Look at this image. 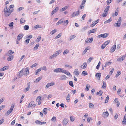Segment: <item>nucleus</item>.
I'll use <instances>...</instances> for the list:
<instances>
[{
	"mask_svg": "<svg viewBox=\"0 0 126 126\" xmlns=\"http://www.w3.org/2000/svg\"><path fill=\"white\" fill-rule=\"evenodd\" d=\"M4 15L5 16H8L10 15V14L13 12L12 10H10L9 8L8 9L6 6L4 10Z\"/></svg>",
	"mask_w": 126,
	"mask_h": 126,
	"instance_id": "f257e3e1",
	"label": "nucleus"
},
{
	"mask_svg": "<svg viewBox=\"0 0 126 126\" xmlns=\"http://www.w3.org/2000/svg\"><path fill=\"white\" fill-rule=\"evenodd\" d=\"M23 72V74L24 75H27L29 73V68L28 67L24 68L20 71V72Z\"/></svg>",
	"mask_w": 126,
	"mask_h": 126,
	"instance_id": "f03ea898",
	"label": "nucleus"
},
{
	"mask_svg": "<svg viewBox=\"0 0 126 126\" xmlns=\"http://www.w3.org/2000/svg\"><path fill=\"white\" fill-rule=\"evenodd\" d=\"M30 84L31 83L30 82H29L27 83L28 86L26 88L24 89L23 90V91L24 92L26 93L29 90L30 87Z\"/></svg>",
	"mask_w": 126,
	"mask_h": 126,
	"instance_id": "7ed1b4c3",
	"label": "nucleus"
},
{
	"mask_svg": "<svg viewBox=\"0 0 126 126\" xmlns=\"http://www.w3.org/2000/svg\"><path fill=\"white\" fill-rule=\"evenodd\" d=\"M108 36V34L107 33H106L99 35L97 36V37L99 38L102 37L103 38H105L107 37Z\"/></svg>",
	"mask_w": 126,
	"mask_h": 126,
	"instance_id": "20e7f679",
	"label": "nucleus"
},
{
	"mask_svg": "<svg viewBox=\"0 0 126 126\" xmlns=\"http://www.w3.org/2000/svg\"><path fill=\"white\" fill-rule=\"evenodd\" d=\"M93 41V38L92 37L86 39L85 41V43H92Z\"/></svg>",
	"mask_w": 126,
	"mask_h": 126,
	"instance_id": "39448f33",
	"label": "nucleus"
},
{
	"mask_svg": "<svg viewBox=\"0 0 126 126\" xmlns=\"http://www.w3.org/2000/svg\"><path fill=\"white\" fill-rule=\"evenodd\" d=\"M80 12L79 11V10H78V11L77 12H75L73 13L71 15L72 17L78 16L79 15V13H80Z\"/></svg>",
	"mask_w": 126,
	"mask_h": 126,
	"instance_id": "423d86ee",
	"label": "nucleus"
},
{
	"mask_svg": "<svg viewBox=\"0 0 126 126\" xmlns=\"http://www.w3.org/2000/svg\"><path fill=\"white\" fill-rule=\"evenodd\" d=\"M109 113L108 111H107L103 112L102 115L103 117L105 118L109 116Z\"/></svg>",
	"mask_w": 126,
	"mask_h": 126,
	"instance_id": "0eeeda50",
	"label": "nucleus"
},
{
	"mask_svg": "<svg viewBox=\"0 0 126 126\" xmlns=\"http://www.w3.org/2000/svg\"><path fill=\"white\" fill-rule=\"evenodd\" d=\"M33 101L31 102L28 105L27 107L28 108H29L31 107H35L36 106V105L35 104H33Z\"/></svg>",
	"mask_w": 126,
	"mask_h": 126,
	"instance_id": "6e6552de",
	"label": "nucleus"
},
{
	"mask_svg": "<svg viewBox=\"0 0 126 126\" xmlns=\"http://www.w3.org/2000/svg\"><path fill=\"white\" fill-rule=\"evenodd\" d=\"M96 29H95L93 30H90L88 32V34L92 33H94L96 31Z\"/></svg>",
	"mask_w": 126,
	"mask_h": 126,
	"instance_id": "1a4fd4ad",
	"label": "nucleus"
},
{
	"mask_svg": "<svg viewBox=\"0 0 126 126\" xmlns=\"http://www.w3.org/2000/svg\"><path fill=\"white\" fill-rule=\"evenodd\" d=\"M125 58V56L124 55L123 56L121 57L120 58H118L117 60V61L121 62Z\"/></svg>",
	"mask_w": 126,
	"mask_h": 126,
	"instance_id": "9d476101",
	"label": "nucleus"
},
{
	"mask_svg": "<svg viewBox=\"0 0 126 126\" xmlns=\"http://www.w3.org/2000/svg\"><path fill=\"white\" fill-rule=\"evenodd\" d=\"M59 7H56L52 11V12L51 15H52L53 14H54L57 11H58L59 10Z\"/></svg>",
	"mask_w": 126,
	"mask_h": 126,
	"instance_id": "9b49d317",
	"label": "nucleus"
},
{
	"mask_svg": "<svg viewBox=\"0 0 126 126\" xmlns=\"http://www.w3.org/2000/svg\"><path fill=\"white\" fill-rule=\"evenodd\" d=\"M68 120L67 119H64L63 121V125L65 126L68 123Z\"/></svg>",
	"mask_w": 126,
	"mask_h": 126,
	"instance_id": "f8f14e48",
	"label": "nucleus"
},
{
	"mask_svg": "<svg viewBox=\"0 0 126 126\" xmlns=\"http://www.w3.org/2000/svg\"><path fill=\"white\" fill-rule=\"evenodd\" d=\"M116 48V46L115 45H114L111 47L110 49V51L111 52H113L115 50Z\"/></svg>",
	"mask_w": 126,
	"mask_h": 126,
	"instance_id": "ddd939ff",
	"label": "nucleus"
},
{
	"mask_svg": "<svg viewBox=\"0 0 126 126\" xmlns=\"http://www.w3.org/2000/svg\"><path fill=\"white\" fill-rule=\"evenodd\" d=\"M62 68H59L56 69L54 70V72H61Z\"/></svg>",
	"mask_w": 126,
	"mask_h": 126,
	"instance_id": "4468645a",
	"label": "nucleus"
},
{
	"mask_svg": "<svg viewBox=\"0 0 126 126\" xmlns=\"http://www.w3.org/2000/svg\"><path fill=\"white\" fill-rule=\"evenodd\" d=\"M23 37V35L22 34H20L17 37V40L18 41H19Z\"/></svg>",
	"mask_w": 126,
	"mask_h": 126,
	"instance_id": "2eb2a0df",
	"label": "nucleus"
},
{
	"mask_svg": "<svg viewBox=\"0 0 126 126\" xmlns=\"http://www.w3.org/2000/svg\"><path fill=\"white\" fill-rule=\"evenodd\" d=\"M78 69H75L74 72V74L77 76H78L79 74V72L78 71Z\"/></svg>",
	"mask_w": 126,
	"mask_h": 126,
	"instance_id": "dca6fc26",
	"label": "nucleus"
},
{
	"mask_svg": "<svg viewBox=\"0 0 126 126\" xmlns=\"http://www.w3.org/2000/svg\"><path fill=\"white\" fill-rule=\"evenodd\" d=\"M101 74L100 73H97L95 75V76L97 77V79L99 80L100 79L101 76Z\"/></svg>",
	"mask_w": 126,
	"mask_h": 126,
	"instance_id": "f3484780",
	"label": "nucleus"
},
{
	"mask_svg": "<svg viewBox=\"0 0 126 126\" xmlns=\"http://www.w3.org/2000/svg\"><path fill=\"white\" fill-rule=\"evenodd\" d=\"M87 66V63L86 62L84 63L81 66V67L82 69H85Z\"/></svg>",
	"mask_w": 126,
	"mask_h": 126,
	"instance_id": "a211bd4d",
	"label": "nucleus"
},
{
	"mask_svg": "<svg viewBox=\"0 0 126 126\" xmlns=\"http://www.w3.org/2000/svg\"><path fill=\"white\" fill-rule=\"evenodd\" d=\"M111 62H107L105 63L104 67H106L107 66H109L110 65L111 63Z\"/></svg>",
	"mask_w": 126,
	"mask_h": 126,
	"instance_id": "6ab92c4d",
	"label": "nucleus"
},
{
	"mask_svg": "<svg viewBox=\"0 0 126 126\" xmlns=\"http://www.w3.org/2000/svg\"><path fill=\"white\" fill-rule=\"evenodd\" d=\"M13 55L10 56L7 58V60L9 61H11L13 60Z\"/></svg>",
	"mask_w": 126,
	"mask_h": 126,
	"instance_id": "aec40b11",
	"label": "nucleus"
},
{
	"mask_svg": "<svg viewBox=\"0 0 126 126\" xmlns=\"http://www.w3.org/2000/svg\"><path fill=\"white\" fill-rule=\"evenodd\" d=\"M62 52L61 50H59L56 51L54 53L56 56H57L59 54H60Z\"/></svg>",
	"mask_w": 126,
	"mask_h": 126,
	"instance_id": "412c9836",
	"label": "nucleus"
},
{
	"mask_svg": "<svg viewBox=\"0 0 126 126\" xmlns=\"http://www.w3.org/2000/svg\"><path fill=\"white\" fill-rule=\"evenodd\" d=\"M63 19H62L60 20L57 23L56 25H59V24H60L63 23V20H62Z\"/></svg>",
	"mask_w": 126,
	"mask_h": 126,
	"instance_id": "4be33fe9",
	"label": "nucleus"
},
{
	"mask_svg": "<svg viewBox=\"0 0 126 126\" xmlns=\"http://www.w3.org/2000/svg\"><path fill=\"white\" fill-rule=\"evenodd\" d=\"M57 56H56L55 54H54L49 57V59H52L54 58H56Z\"/></svg>",
	"mask_w": 126,
	"mask_h": 126,
	"instance_id": "5701e85b",
	"label": "nucleus"
},
{
	"mask_svg": "<svg viewBox=\"0 0 126 126\" xmlns=\"http://www.w3.org/2000/svg\"><path fill=\"white\" fill-rule=\"evenodd\" d=\"M66 77L64 75H63L61 76L60 78V79L61 80L66 79Z\"/></svg>",
	"mask_w": 126,
	"mask_h": 126,
	"instance_id": "b1692460",
	"label": "nucleus"
},
{
	"mask_svg": "<svg viewBox=\"0 0 126 126\" xmlns=\"http://www.w3.org/2000/svg\"><path fill=\"white\" fill-rule=\"evenodd\" d=\"M47 108H45L43 110V113L45 115L47 113Z\"/></svg>",
	"mask_w": 126,
	"mask_h": 126,
	"instance_id": "393cba45",
	"label": "nucleus"
},
{
	"mask_svg": "<svg viewBox=\"0 0 126 126\" xmlns=\"http://www.w3.org/2000/svg\"><path fill=\"white\" fill-rule=\"evenodd\" d=\"M25 20L23 18H22L20 20V23L21 24H22L24 23Z\"/></svg>",
	"mask_w": 126,
	"mask_h": 126,
	"instance_id": "a878e982",
	"label": "nucleus"
},
{
	"mask_svg": "<svg viewBox=\"0 0 126 126\" xmlns=\"http://www.w3.org/2000/svg\"><path fill=\"white\" fill-rule=\"evenodd\" d=\"M20 72V71L19 72V73L18 74V76L19 78H21V77H22L23 76V75H24L23 74V72Z\"/></svg>",
	"mask_w": 126,
	"mask_h": 126,
	"instance_id": "bb28decb",
	"label": "nucleus"
},
{
	"mask_svg": "<svg viewBox=\"0 0 126 126\" xmlns=\"http://www.w3.org/2000/svg\"><path fill=\"white\" fill-rule=\"evenodd\" d=\"M82 74L84 76L88 75V73L86 71H84L82 72Z\"/></svg>",
	"mask_w": 126,
	"mask_h": 126,
	"instance_id": "cd10ccee",
	"label": "nucleus"
},
{
	"mask_svg": "<svg viewBox=\"0 0 126 126\" xmlns=\"http://www.w3.org/2000/svg\"><path fill=\"white\" fill-rule=\"evenodd\" d=\"M68 6H65L63 8L61 9H60V11H64L65 10L68 8Z\"/></svg>",
	"mask_w": 126,
	"mask_h": 126,
	"instance_id": "c85d7f7f",
	"label": "nucleus"
},
{
	"mask_svg": "<svg viewBox=\"0 0 126 126\" xmlns=\"http://www.w3.org/2000/svg\"><path fill=\"white\" fill-rule=\"evenodd\" d=\"M76 37V35H75L71 36L70 37V39L69 41H71L72 39L75 38Z\"/></svg>",
	"mask_w": 126,
	"mask_h": 126,
	"instance_id": "c756f323",
	"label": "nucleus"
},
{
	"mask_svg": "<svg viewBox=\"0 0 126 126\" xmlns=\"http://www.w3.org/2000/svg\"><path fill=\"white\" fill-rule=\"evenodd\" d=\"M122 22V18L121 17H119L118 20L117 21V23H118L121 24Z\"/></svg>",
	"mask_w": 126,
	"mask_h": 126,
	"instance_id": "7c9ffc66",
	"label": "nucleus"
},
{
	"mask_svg": "<svg viewBox=\"0 0 126 126\" xmlns=\"http://www.w3.org/2000/svg\"><path fill=\"white\" fill-rule=\"evenodd\" d=\"M41 70V68H40L39 69H38L37 70H36V73L35 74V75H37L38 74V73Z\"/></svg>",
	"mask_w": 126,
	"mask_h": 126,
	"instance_id": "2f4dec72",
	"label": "nucleus"
},
{
	"mask_svg": "<svg viewBox=\"0 0 126 126\" xmlns=\"http://www.w3.org/2000/svg\"><path fill=\"white\" fill-rule=\"evenodd\" d=\"M64 73L67 75L69 76L70 75H71L70 73L67 71L65 70Z\"/></svg>",
	"mask_w": 126,
	"mask_h": 126,
	"instance_id": "473e14b6",
	"label": "nucleus"
},
{
	"mask_svg": "<svg viewBox=\"0 0 126 126\" xmlns=\"http://www.w3.org/2000/svg\"><path fill=\"white\" fill-rule=\"evenodd\" d=\"M41 78L39 77L37 79H36L35 81H34V82H38L40 80H41Z\"/></svg>",
	"mask_w": 126,
	"mask_h": 126,
	"instance_id": "72a5a7b5",
	"label": "nucleus"
},
{
	"mask_svg": "<svg viewBox=\"0 0 126 126\" xmlns=\"http://www.w3.org/2000/svg\"><path fill=\"white\" fill-rule=\"evenodd\" d=\"M6 66H5L4 67H2L0 69V71H4L6 70L7 69H6Z\"/></svg>",
	"mask_w": 126,
	"mask_h": 126,
	"instance_id": "f704fd0d",
	"label": "nucleus"
},
{
	"mask_svg": "<svg viewBox=\"0 0 126 126\" xmlns=\"http://www.w3.org/2000/svg\"><path fill=\"white\" fill-rule=\"evenodd\" d=\"M63 25H67L69 23L68 20H66L65 21H63Z\"/></svg>",
	"mask_w": 126,
	"mask_h": 126,
	"instance_id": "c9c22d12",
	"label": "nucleus"
},
{
	"mask_svg": "<svg viewBox=\"0 0 126 126\" xmlns=\"http://www.w3.org/2000/svg\"><path fill=\"white\" fill-rule=\"evenodd\" d=\"M112 21V19L110 18L108 20L106 21L104 23L105 24H106L108 23H110Z\"/></svg>",
	"mask_w": 126,
	"mask_h": 126,
	"instance_id": "e433bc0d",
	"label": "nucleus"
},
{
	"mask_svg": "<svg viewBox=\"0 0 126 126\" xmlns=\"http://www.w3.org/2000/svg\"><path fill=\"white\" fill-rule=\"evenodd\" d=\"M90 86L89 84H87L86 85V87L85 89V90H86L87 91H88L89 89Z\"/></svg>",
	"mask_w": 126,
	"mask_h": 126,
	"instance_id": "4c0bfd02",
	"label": "nucleus"
},
{
	"mask_svg": "<svg viewBox=\"0 0 126 126\" xmlns=\"http://www.w3.org/2000/svg\"><path fill=\"white\" fill-rule=\"evenodd\" d=\"M106 88V83L104 81H103V85L102 87V88Z\"/></svg>",
	"mask_w": 126,
	"mask_h": 126,
	"instance_id": "58836bf2",
	"label": "nucleus"
},
{
	"mask_svg": "<svg viewBox=\"0 0 126 126\" xmlns=\"http://www.w3.org/2000/svg\"><path fill=\"white\" fill-rule=\"evenodd\" d=\"M24 29L25 30H27L29 29V26L28 25H25L24 27Z\"/></svg>",
	"mask_w": 126,
	"mask_h": 126,
	"instance_id": "ea45409f",
	"label": "nucleus"
},
{
	"mask_svg": "<svg viewBox=\"0 0 126 126\" xmlns=\"http://www.w3.org/2000/svg\"><path fill=\"white\" fill-rule=\"evenodd\" d=\"M89 106L90 108H92L94 107V105L92 103H90L89 104Z\"/></svg>",
	"mask_w": 126,
	"mask_h": 126,
	"instance_id": "a19ab883",
	"label": "nucleus"
},
{
	"mask_svg": "<svg viewBox=\"0 0 126 126\" xmlns=\"http://www.w3.org/2000/svg\"><path fill=\"white\" fill-rule=\"evenodd\" d=\"M121 25V24L117 22L115 24L114 26L117 27H119Z\"/></svg>",
	"mask_w": 126,
	"mask_h": 126,
	"instance_id": "79ce46f5",
	"label": "nucleus"
},
{
	"mask_svg": "<svg viewBox=\"0 0 126 126\" xmlns=\"http://www.w3.org/2000/svg\"><path fill=\"white\" fill-rule=\"evenodd\" d=\"M93 59V57H90L89 59L87 61V62L88 63H89Z\"/></svg>",
	"mask_w": 126,
	"mask_h": 126,
	"instance_id": "37998d69",
	"label": "nucleus"
},
{
	"mask_svg": "<svg viewBox=\"0 0 126 126\" xmlns=\"http://www.w3.org/2000/svg\"><path fill=\"white\" fill-rule=\"evenodd\" d=\"M69 52V51L67 50V49H66V50H65L63 52V55H65L66 54H67V53H68Z\"/></svg>",
	"mask_w": 126,
	"mask_h": 126,
	"instance_id": "c03bdc74",
	"label": "nucleus"
},
{
	"mask_svg": "<svg viewBox=\"0 0 126 126\" xmlns=\"http://www.w3.org/2000/svg\"><path fill=\"white\" fill-rule=\"evenodd\" d=\"M101 64V63L100 61H99V62L98 63L97 65L96 68L97 69H99L100 66Z\"/></svg>",
	"mask_w": 126,
	"mask_h": 126,
	"instance_id": "a18cd8bd",
	"label": "nucleus"
},
{
	"mask_svg": "<svg viewBox=\"0 0 126 126\" xmlns=\"http://www.w3.org/2000/svg\"><path fill=\"white\" fill-rule=\"evenodd\" d=\"M56 32V30L55 29H54L50 32V34H51V35H53Z\"/></svg>",
	"mask_w": 126,
	"mask_h": 126,
	"instance_id": "49530a36",
	"label": "nucleus"
},
{
	"mask_svg": "<svg viewBox=\"0 0 126 126\" xmlns=\"http://www.w3.org/2000/svg\"><path fill=\"white\" fill-rule=\"evenodd\" d=\"M108 12H106L104 11V13L103 14V17H106L107 15Z\"/></svg>",
	"mask_w": 126,
	"mask_h": 126,
	"instance_id": "de8ad7c7",
	"label": "nucleus"
},
{
	"mask_svg": "<svg viewBox=\"0 0 126 126\" xmlns=\"http://www.w3.org/2000/svg\"><path fill=\"white\" fill-rule=\"evenodd\" d=\"M39 44H37L35 46V47H34V49H36V50L37 49H38V47H39Z\"/></svg>",
	"mask_w": 126,
	"mask_h": 126,
	"instance_id": "09e8293b",
	"label": "nucleus"
},
{
	"mask_svg": "<svg viewBox=\"0 0 126 126\" xmlns=\"http://www.w3.org/2000/svg\"><path fill=\"white\" fill-rule=\"evenodd\" d=\"M109 97L108 95L106 97V99L105 100V103H107L108 102V100H109Z\"/></svg>",
	"mask_w": 126,
	"mask_h": 126,
	"instance_id": "8fccbe9b",
	"label": "nucleus"
},
{
	"mask_svg": "<svg viewBox=\"0 0 126 126\" xmlns=\"http://www.w3.org/2000/svg\"><path fill=\"white\" fill-rule=\"evenodd\" d=\"M121 74V73L120 71H118L117 72V74H116L115 76L116 77H117Z\"/></svg>",
	"mask_w": 126,
	"mask_h": 126,
	"instance_id": "3c124183",
	"label": "nucleus"
},
{
	"mask_svg": "<svg viewBox=\"0 0 126 126\" xmlns=\"http://www.w3.org/2000/svg\"><path fill=\"white\" fill-rule=\"evenodd\" d=\"M70 98V95L68 94L67 95V96L66 97V100L67 102H69V101Z\"/></svg>",
	"mask_w": 126,
	"mask_h": 126,
	"instance_id": "603ef678",
	"label": "nucleus"
},
{
	"mask_svg": "<svg viewBox=\"0 0 126 126\" xmlns=\"http://www.w3.org/2000/svg\"><path fill=\"white\" fill-rule=\"evenodd\" d=\"M69 85L72 87H74V85L73 83V82L72 81H69Z\"/></svg>",
	"mask_w": 126,
	"mask_h": 126,
	"instance_id": "864d4df0",
	"label": "nucleus"
},
{
	"mask_svg": "<svg viewBox=\"0 0 126 126\" xmlns=\"http://www.w3.org/2000/svg\"><path fill=\"white\" fill-rule=\"evenodd\" d=\"M41 25H37L34 26V28H35V29H36L38 28H41Z\"/></svg>",
	"mask_w": 126,
	"mask_h": 126,
	"instance_id": "5fc2aeb1",
	"label": "nucleus"
},
{
	"mask_svg": "<svg viewBox=\"0 0 126 126\" xmlns=\"http://www.w3.org/2000/svg\"><path fill=\"white\" fill-rule=\"evenodd\" d=\"M110 6H108L107 7L105 8L104 11H105L106 12H108V11L109 10V8H110Z\"/></svg>",
	"mask_w": 126,
	"mask_h": 126,
	"instance_id": "6e6d98bb",
	"label": "nucleus"
},
{
	"mask_svg": "<svg viewBox=\"0 0 126 126\" xmlns=\"http://www.w3.org/2000/svg\"><path fill=\"white\" fill-rule=\"evenodd\" d=\"M12 111L10 110H8L5 113V114L7 115H8Z\"/></svg>",
	"mask_w": 126,
	"mask_h": 126,
	"instance_id": "4d7b16f0",
	"label": "nucleus"
},
{
	"mask_svg": "<svg viewBox=\"0 0 126 126\" xmlns=\"http://www.w3.org/2000/svg\"><path fill=\"white\" fill-rule=\"evenodd\" d=\"M118 13L117 12L115 11V13H113L112 14V16H115L118 15Z\"/></svg>",
	"mask_w": 126,
	"mask_h": 126,
	"instance_id": "13d9d810",
	"label": "nucleus"
},
{
	"mask_svg": "<svg viewBox=\"0 0 126 126\" xmlns=\"http://www.w3.org/2000/svg\"><path fill=\"white\" fill-rule=\"evenodd\" d=\"M89 47H87V48H86L84 50V51L82 53V54H84L87 51V50L88 49L87 48Z\"/></svg>",
	"mask_w": 126,
	"mask_h": 126,
	"instance_id": "bf43d9fd",
	"label": "nucleus"
},
{
	"mask_svg": "<svg viewBox=\"0 0 126 126\" xmlns=\"http://www.w3.org/2000/svg\"><path fill=\"white\" fill-rule=\"evenodd\" d=\"M41 38V36H39L37 38L36 41L37 42H39L40 41Z\"/></svg>",
	"mask_w": 126,
	"mask_h": 126,
	"instance_id": "052dcab7",
	"label": "nucleus"
},
{
	"mask_svg": "<svg viewBox=\"0 0 126 126\" xmlns=\"http://www.w3.org/2000/svg\"><path fill=\"white\" fill-rule=\"evenodd\" d=\"M24 7H20L18 8L17 9L18 11H20L21 10L23 9Z\"/></svg>",
	"mask_w": 126,
	"mask_h": 126,
	"instance_id": "680f3d73",
	"label": "nucleus"
},
{
	"mask_svg": "<svg viewBox=\"0 0 126 126\" xmlns=\"http://www.w3.org/2000/svg\"><path fill=\"white\" fill-rule=\"evenodd\" d=\"M122 123L123 125H126V120L123 119L122 121Z\"/></svg>",
	"mask_w": 126,
	"mask_h": 126,
	"instance_id": "e2e57ef3",
	"label": "nucleus"
},
{
	"mask_svg": "<svg viewBox=\"0 0 126 126\" xmlns=\"http://www.w3.org/2000/svg\"><path fill=\"white\" fill-rule=\"evenodd\" d=\"M112 0H107V5H109L111 2Z\"/></svg>",
	"mask_w": 126,
	"mask_h": 126,
	"instance_id": "0e129e2a",
	"label": "nucleus"
},
{
	"mask_svg": "<svg viewBox=\"0 0 126 126\" xmlns=\"http://www.w3.org/2000/svg\"><path fill=\"white\" fill-rule=\"evenodd\" d=\"M96 24V23H95V22H92V24L90 26L91 27H93Z\"/></svg>",
	"mask_w": 126,
	"mask_h": 126,
	"instance_id": "69168bd1",
	"label": "nucleus"
},
{
	"mask_svg": "<svg viewBox=\"0 0 126 126\" xmlns=\"http://www.w3.org/2000/svg\"><path fill=\"white\" fill-rule=\"evenodd\" d=\"M106 46V45H105V44H103L101 45V49H103Z\"/></svg>",
	"mask_w": 126,
	"mask_h": 126,
	"instance_id": "338daca9",
	"label": "nucleus"
},
{
	"mask_svg": "<svg viewBox=\"0 0 126 126\" xmlns=\"http://www.w3.org/2000/svg\"><path fill=\"white\" fill-rule=\"evenodd\" d=\"M70 120L71 121L73 122L74 120V119L73 117L71 116L70 117Z\"/></svg>",
	"mask_w": 126,
	"mask_h": 126,
	"instance_id": "774afa93",
	"label": "nucleus"
}]
</instances>
